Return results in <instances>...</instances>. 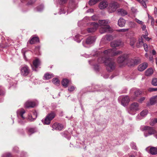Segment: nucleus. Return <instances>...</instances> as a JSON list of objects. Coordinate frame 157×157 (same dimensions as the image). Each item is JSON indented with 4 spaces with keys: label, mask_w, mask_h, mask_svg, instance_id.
Returning a JSON list of instances; mask_svg holds the SVG:
<instances>
[{
    "label": "nucleus",
    "mask_w": 157,
    "mask_h": 157,
    "mask_svg": "<svg viewBox=\"0 0 157 157\" xmlns=\"http://www.w3.org/2000/svg\"><path fill=\"white\" fill-rule=\"evenodd\" d=\"M114 49H110L105 50L103 52H98L94 56H98L101 54L102 57H99L98 61L100 63H104L106 67V69L109 71H111L113 70L115 68V63L114 60L109 57L116 56L121 54L122 52L118 51L115 52Z\"/></svg>",
    "instance_id": "f257e3e1"
},
{
    "label": "nucleus",
    "mask_w": 157,
    "mask_h": 157,
    "mask_svg": "<svg viewBox=\"0 0 157 157\" xmlns=\"http://www.w3.org/2000/svg\"><path fill=\"white\" fill-rule=\"evenodd\" d=\"M109 23V21L108 20H101L99 21V24L101 26L100 29V32L101 33H103L110 31V27L108 25Z\"/></svg>",
    "instance_id": "f03ea898"
},
{
    "label": "nucleus",
    "mask_w": 157,
    "mask_h": 157,
    "mask_svg": "<svg viewBox=\"0 0 157 157\" xmlns=\"http://www.w3.org/2000/svg\"><path fill=\"white\" fill-rule=\"evenodd\" d=\"M140 109L139 104L137 102H134L130 106L128 113L131 115H134Z\"/></svg>",
    "instance_id": "7ed1b4c3"
},
{
    "label": "nucleus",
    "mask_w": 157,
    "mask_h": 157,
    "mask_svg": "<svg viewBox=\"0 0 157 157\" xmlns=\"http://www.w3.org/2000/svg\"><path fill=\"white\" fill-rule=\"evenodd\" d=\"M119 7V5L116 2H113L109 4L108 7V12L111 13L114 12Z\"/></svg>",
    "instance_id": "20e7f679"
},
{
    "label": "nucleus",
    "mask_w": 157,
    "mask_h": 157,
    "mask_svg": "<svg viewBox=\"0 0 157 157\" xmlns=\"http://www.w3.org/2000/svg\"><path fill=\"white\" fill-rule=\"evenodd\" d=\"M77 3L74 0H70L69 2L67 13L71 12L77 7Z\"/></svg>",
    "instance_id": "39448f33"
},
{
    "label": "nucleus",
    "mask_w": 157,
    "mask_h": 157,
    "mask_svg": "<svg viewBox=\"0 0 157 157\" xmlns=\"http://www.w3.org/2000/svg\"><path fill=\"white\" fill-rule=\"evenodd\" d=\"M140 129L142 131L144 130H148V135H147L145 133L144 134V136L145 137L147 136L148 135H150L153 134L154 133V130L153 128L151 127L142 126L140 127Z\"/></svg>",
    "instance_id": "423d86ee"
},
{
    "label": "nucleus",
    "mask_w": 157,
    "mask_h": 157,
    "mask_svg": "<svg viewBox=\"0 0 157 157\" xmlns=\"http://www.w3.org/2000/svg\"><path fill=\"white\" fill-rule=\"evenodd\" d=\"M25 113V111L23 109L18 110L17 111V114L18 118L19 119H21L23 121L18 120L19 123L22 124L23 123V120L25 119V117L23 116V114Z\"/></svg>",
    "instance_id": "0eeeda50"
},
{
    "label": "nucleus",
    "mask_w": 157,
    "mask_h": 157,
    "mask_svg": "<svg viewBox=\"0 0 157 157\" xmlns=\"http://www.w3.org/2000/svg\"><path fill=\"white\" fill-rule=\"evenodd\" d=\"M20 71L21 75L24 76H26L29 74L30 70L29 67L27 66H25L21 68Z\"/></svg>",
    "instance_id": "6e6552de"
},
{
    "label": "nucleus",
    "mask_w": 157,
    "mask_h": 157,
    "mask_svg": "<svg viewBox=\"0 0 157 157\" xmlns=\"http://www.w3.org/2000/svg\"><path fill=\"white\" fill-rule=\"evenodd\" d=\"M91 27L87 29V31L89 33H92L95 32L98 26V24L95 22L92 23Z\"/></svg>",
    "instance_id": "1a4fd4ad"
},
{
    "label": "nucleus",
    "mask_w": 157,
    "mask_h": 157,
    "mask_svg": "<svg viewBox=\"0 0 157 157\" xmlns=\"http://www.w3.org/2000/svg\"><path fill=\"white\" fill-rule=\"evenodd\" d=\"M123 43L120 40H116L112 41L111 43V46L112 47L122 46Z\"/></svg>",
    "instance_id": "9d476101"
},
{
    "label": "nucleus",
    "mask_w": 157,
    "mask_h": 157,
    "mask_svg": "<svg viewBox=\"0 0 157 157\" xmlns=\"http://www.w3.org/2000/svg\"><path fill=\"white\" fill-rule=\"evenodd\" d=\"M130 101L129 97L127 96H125L122 97L121 101V104L124 106H126Z\"/></svg>",
    "instance_id": "9b49d317"
},
{
    "label": "nucleus",
    "mask_w": 157,
    "mask_h": 157,
    "mask_svg": "<svg viewBox=\"0 0 157 157\" xmlns=\"http://www.w3.org/2000/svg\"><path fill=\"white\" fill-rule=\"evenodd\" d=\"M63 126L61 124L57 123L54 124L52 126L53 130L60 131L63 128Z\"/></svg>",
    "instance_id": "f8f14e48"
},
{
    "label": "nucleus",
    "mask_w": 157,
    "mask_h": 157,
    "mask_svg": "<svg viewBox=\"0 0 157 157\" xmlns=\"http://www.w3.org/2000/svg\"><path fill=\"white\" fill-rule=\"evenodd\" d=\"M128 55L125 54L119 56L117 59V61L119 63H122L124 60L127 59Z\"/></svg>",
    "instance_id": "ddd939ff"
},
{
    "label": "nucleus",
    "mask_w": 157,
    "mask_h": 157,
    "mask_svg": "<svg viewBox=\"0 0 157 157\" xmlns=\"http://www.w3.org/2000/svg\"><path fill=\"white\" fill-rule=\"evenodd\" d=\"M33 67L32 66L33 69V70L36 71L37 70L36 69L38 68L40 65V61L38 59H36L33 61Z\"/></svg>",
    "instance_id": "4468645a"
},
{
    "label": "nucleus",
    "mask_w": 157,
    "mask_h": 157,
    "mask_svg": "<svg viewBox=\"0 0 157 157\" xmlns=\"http://www.w3.org/2000/svg\"><path fill=\"white\" fill-rule=\"evenodd\" d=\"M148 66V63L146 62H144L140 65L138 67V70L140 71H142L145 70Z\"/></svg>",
    "instance_id": "2eb2a0df"
},
{
    "label": "nucleus",
    "mask_w": 157,
    "mask_h": 157,
    "mask_svg": "<svg viewBox=\"0 0 157 157\" xmlns=\"http://www.w3.org/2000/svg\"><path fill=\"white\" fill-rule=\"evenodd\" d=\"M36 105L35 102L31 101H27L25 104V106L26 108L33 107Z\"/></svg>",
    "instance_id": "dca6fc26"
},
{
    "label": "nucleus",
    "mask_w": 157,
    "mask_h": 157,
    "mask_svg": "<svg viewBox=\"0 0 157 157\" xmlns=\"http://www.w3.org/2000/svg\"><path fill=\"white\" fill-rule=\"evenodd\" d=\"M96 38L94 36H89L88 37L86 41V43L88 44H90L94 43Z\"/></svg>",
    "instance_id": "f3484780"
},
{
    "label": "nucleus",
    "mask_w": 157,
    "mask_h": 157,
    "mask_svg": "<svg viewBox=\"0 0 157 157\" xmlns=\"http://www.w3.org/2000/svg\"><path fill=\"white\" fill-rule=\"evenodd\" d=\"M26 129L28 133L30 135L36 132L37 131L36 128H35L29 127L27 128Z\"/></svg>",
    "instance_id": "a211bd4d"
},
{
    "label": "nucleus",
    "mask_w": 157,
    "mask_h": 157,
    "mask_svg": "<svg viewBox=\"0 0 157 157\" xmlns=\"http://www.w3.org/2000/svg\"><path fill=\"white\" fill-rule=\"evenodd\" d=\"M154 72L152 68L147 69L145 71V75L147 76H149L152 75Z\"/></svg>",
    "instance_id": "6ab92c4d"
},
{
    "label": "nucleus",
    "mask_w": 157,
    "mask_h": 157,
    "mask_svg": "<svg viewBox=\"0 0 157 157\" xmlns=\"http://www.w3.org/2000/svg\"><path fill=\"white\" fill-rule=\"evenodd\" d=\"M125 24V21L122 18H120L118 20V24L120 27H124Z\"/></svg>",
    "instance_id": "aec40b11"
},
{
    "label": "nucleus",
    "mask_w": 157,
    "mask_h": 157,
    "mask_svg": "<svg viewBox=\"0 0 157 157\" xmlns=\"http://www.w3.org/2000/svg\"><path fill=\"white\" fill-rule=\"evenodd\" d=\"M117 11L118 13L122 16H124L127 14V13L126 11L122 9H118Z\"/></svg>",
    "instance_id": "412c9836"
},
{
    "label": "nucleus",
    "mask_w": 157,
    "mask_h": 157,
    "mask_svg": "<svg viewBox=\"0 0 157 157\" xmlns=\"http://www.w3.org/2000/svg\"><path fill=\"white\" fill-rule=\"evenodd\" d=\"M157 95L151 98L150 99V104L151 105H153L156 103L157 101L156 98H157Z\"/></svg>",
    "instance_id": "4be33fe9"
},
{
    "label": "nucleus",
    "mask_w": 157,
    "mask_h": 157,
    "mask_svg": "<svg viewBox=\"0 0 157 157\" xmlns=\"http://www.w3.org/2000/svg\"><path fill=\"white\" fill-rule=\"evenodd\" d=\"M39 41L38 37H37L32 38L29 41V43L31 44H33L38 42Z\"/></svg>",
    "instance_id": "5701e85b"
},
{
    "label": "nucleus",
    "mask_w": 157,
    "mask_h": 157,
    "mask_svg": "<svg viewBox=\"0 0 157 157\" xmlns=\"http://www.w3.org/2000/svg\"><path fill=\"white\" fill-rule=\"evenodd\" d=\"M56 115V114L54 112H52L48 113L46 117L51 121L55 117Z\"/></svg>",
    "instance_id": "b1692460"
},
{
    "label": "nucleus",
    "mask_w": 157,
    "mask_h": 157,
    "mask_svg": "<svg viewBox=\"0 0 157 157\" xmlns=\"http://www.w3.org/2000/svg\"><path fill=\"white\" fill-rule=\"evenodd\" d=\"M150 152L151 154L154 155L157 154V148L154 147H151L150 150Z\"/></svg>",
    "instance_id": "393cba45"
},
{
    "label": "nucleus",
    "mask_w": 157,
    "mask_h": 157,
    "mask_svg": "<svg viewBox=\"0 0 157 157\" xmlns=\"http://www.w3.org/2000/svg\"><path fill=\"white\" fill-rule=\"evenodd\" d=\"M69 83V81L67 79H63L62 82V84L63 86L66 88L68 86V84Z\"/></svg>",
    "instance_id": "a878e982"
},
{
    "label": "nucleus",
    "mask_w": 157,
    "mask_h": 157,
    "mask_svg": "<svg viewBox=\"0 0 157 157\" xmlns=\"http://www.w3.org/2000/svg\"><path fill=\"white\" fill-rule=\"evenodd\" d=\"M54 75L53 74H50L49 73H46L44 75V79L45 80H48L51 78L53 77Z\"/></svg>",
    "instance_id": "bb28decb"
},
{
    "label": "nucleus",
    "mask_w": 157,
    "mask_h": 157,
    "mask_svg": "<svg viewBox=\"0 0 157 157\" xmlns=\"http://www.w3.org/2000/svg\"><path fill=\"white\" fill-rule=\"evenodd\" d=\"M51 121V120L46 117L44 120H42L43 124H49L50 123Z\"/></svg>",
    "instance_id": "cd10ccee"
},
{
    "label": "nucleus",
    "mask_w": 157,
    "mask_h": 157,
    "mask_svg": "<svg viewBox=\"0 0 157 157\" xmlns=\"http://www.w3.org/2000/svg\"><path fill=\"white\" fill-rule=\"evenodd\" d=\"M134 60H132V63H130L129 64V65L130 66H133L135 64H137L139 62V59H133Z\"/></svg>",
    "instance_id": "c85d7f7f"
},
{
    "label": "nucleus",
    "mask_w": 157,
    "mask_h": 157,
    "mask_svg": "<svg viewBox=\"0 0 157 157\" xmlns=\"http://www.w3.org/2000/svg\"><path fill=\"white\" fill-rule=\"evenodd\" d=\"M142 91L140 90L139 89H136L134 92V95L136 96L137 97L142 94Z\"/></svg>",
    "instance_id": "c756f323"
},
{
    "label": "nucleus",
    "mask_w": 157,
    "mask_h": 157,
    "mask_svg": "<svg viewBox=\"0 0 157 157\" xmlns=\"http://www.w3.org/2000/svg\"><path fill=\"white\" fill-rule=\"evenodd\" d=\"M148 2V0H141V2H140V3L144 7V8H146L147 5L146 3Z\"/></svg>",
    "instance_id": "7c9ffc66"
},
{
    "label": "nucleus",
    "mask_w": 157,
    "mask_h": 157,
    "mask_svg": "<svg viewBox=\"0 0 157 157\" xmlns=\"http://www.w3.org/2000/svg\"><path fill=\"white\" fill-rule=\"evenodd\" d=\"M44 8V6L41 4L38 6L36 7V11L38 12H40L42 11Z\"/></svg>",
    "instance_id": "2f4dec72"
},
{
    "label": "nucleus",
    "mask_w": 157,
    "mask_h": 157,
    "mask_svg": "<svg viewBox=\"0 0 157 157\" xmlns=\"http://www.w3.org/2000/svg\"><path fill=\"white\" fill-rule=\"evenodd\" d=\"M144 44L142 39H140L139 40V42L137 43L136 46L138 47L139 48L143 45Z\"/></svg>",
    "instance_id": "473e14b6"
},
{
    "label": "nucleus",
    "mask_w": 157,
    "mask_h": 157,
    "mask_svg": "<svg viewBox=\"0 0 157 157\" xmlns=\"http://www.w3.org/2000/svg\"><path fill=\"white\" fill-rule=\"evenodd\" d=\"M101 0H90L89 1V4L90 5H93L96 3H97L98 2L101 1Z\"/></svg>",
    "instance_id": "72a5a7b5"
},
{
    "label": "nucleus",
    "mask_w": 157,
    "mask_h": 157,
    "mask_svg": "<svg viewBox=\"0 0 157 157\" xmlns=\"http://www.w3.org/2000/svg\"><path fill=\"white\" fill-rule=\"evenodd\" d=\"M148 19L149 21H151V25L152 26H154V24L155 22V20L151 16H150L148 14Z\"/></svg>",
    "instance_id": "f704fd0d"
},
{
    "label": "nucleus",
    "mask_w": 157,
    "mask_h": 157,
    "mask_svg": "<svg viewBox=\"0 0 157 157\" xmlns=\"http://www.w3.org/2000/svg\"><path fill=\"white\" fill-rule=\"evenodd\" d=\"M148 111L146 109H145L140 112V115L141 116L144 117L146 115Z\"/></svg>",
    "instance_id": "c9c22d12"
},
{
    "label": "nucleus",
    "mask_w": 157,
    "mask_h": 157,
    "mask_svg": "<svg viewBox=\"0 0 157 157\" xmlns=\"http://www.w3.org/2000/svg\"><path fill=\"white\" fill-rule=\"evenodd\" d=\"M52 82L55 85L57 86L59 84V81L57 78H54L52 79Z\"/></svg>",
    "instance_id": "e433bc0d"
},
{
    "label": "nucleus",
    "mask_w": 157,
    "mask_h": 157,
    "mask_svg": "<svg viewBox=\"0 0 157 157\" xmlns=\"http://www.w3.org/2000/svg\"><path fill=\"white\" fill-rule=\"evenodd\" d=\"M37 116V113L36 111H35L33 113V116L31 117H34V118H32V119H30L29 118L30 116H29L28 118L31 121H33L34 120V119H35L36 117Z\"/></svg>",
    "instance_id": "4c0bfd02"
},
{
    "label": "nucleus",
    "mask_w": 157,
    "mask_h": 157,
    "mask_svg": "<svg viewBox=\"0 0 157 157\" xmlns=\"http://www.w3.org/2000/svg\"><path fill=\"white\" fill-rule=\"evenodd\" d=\"M152 84L155 86H157V78H154L152 79L151 82Z\"/></svg>",
    "instance_id": "58836bf2"
},
{
    "label": "nucleus",
    "mask_w": 157,
    "mask_h": 157,
    "mask_svg": "<svg viewBox=\"0 0 157 157\" xmlns=\"http://www.w3.org/2000/svg\"><path fill=\"white\" fill-rule=\"evenodd\" d=\"M2 157H12V156L10 153L7 152L3 155Z\"/></svg>",
    "instance_id": "ea45409f"
},
{
    "label": "nucleus",
    "mask_w": 157,
    "mask_h": 157,
    "mask_svg": "<svg viewBox=\"0 0 157 157\" xmlns=\"http://www.w3.org/2000/svg\"><path fill=\"white\" fill-rule=\"evenodd\" d=\"M157 123V118H155L154 120H152L150 122V124L151 126H153L154 124Z\"/></svg>",
    "instance_id": "a19ab883"
},
{
    "label": "nucleus",
    "mask_w": 157,
    "mask_h": 157,
    "mask_svg": "<svg viewBox=\"0 0 157 157\" xmlns=\"http://www.w3.org/2000/svg\"><path fill=\"white\" fill-rule=\"evenodd\" d=\"M141 28L143 31H144V33L145 34H147V31L146 29V26L145 25H142Z\"/></svg>",
    "instance_id": "79ce46f5"
},
{
    "label": "nucleus",
    "mask_w": 157,
    "mask_h": 157,
    "mask_svg": "<svg viewBox=\"0 0 157 157\" xmlns=\"http://www.w3.org/2000/svg\"><path fill=\"white\" fill-rule=\"evenodd\" d=\"M129 26L132 28H134L136 27V24L134 22L130 21L129 22Z\"/></svg>",
    "instance_id": "37998d69"
},
{
    "label": "nucleus",
    "mask_w": 157,
    "mask_h": 157,
    "mask_svg": "<svg viewBox=\"0 0 157 157\" xmlns=\"http://www.w3.org/2000/svg\"><path fill=\"white\" fill-rule=\"evenodd\" d=\"M136 41V39L134 38H132L130 39V44L132 46Z\"/></svg>",
    "instance_id": "c03bdc74"
},
{
    "label": "nucleus",
    "mask_w": 157,
    "mask_h": 157,
    "mask_svg": "<svg viewBox=\"0 0 157 157\" xmlns=\"http://www.w3.org/2000/svg\"><path fill=\"white\" fill-rule=\"evenodd\" d=\"M80 36L79 35H76L75 36V38H77L76 40L78 42H80L82 39V38H80Z\"/></svg>",
    "instance_id": "a18cd8bd"
},
{
    "label": "nucleus",
    "mask_w": 157,
    "mask_h": 157,
    "mask_svg": "<svg viewBox=\"0 0 157 157\" xmlns=\"http://www.w3.org/2000/svg\"><path fill=\"white\" fill-rule=\"evenodd\" d=\"M75 87L74 86H69L68 88V90L70 92L73 91L75 89Z\"/></svg>",
    "instance_id": "49530a36"
},
{
    "label": "nucleus",
    "mask_w": 157,
    "mask_h": 157,
    "mask_svg": "<svg viewBox=\"0 0 157 157\" xmlns=\"http://www.w3.org/2000/svg\"><path fill=\"white\" fill-rule=\"evenodd\" d=\"M128 29H121L118 30L117 31L118 32H126L128 31Z\"/></svg>",
    "instance_id": "de8ad7c7"
},
{
    "label": "nucleus",
    "mask_w": 157,
    "mask_h": 157,
    "mask_svg": "<svg viewBox=\"0 0 157 157\" xmlns=\"http://www.w3.org/2000/svg\"><path fill=\"white\" fill-rule=\"evenodd\" d=\"M148 90L149 92H153V91H157V88H150L148 89Z\"/></svg>",
    "instance_id": "09e8293b"
},
{
    "label": "nucleus",
    "mask_w": 157,
    "mask_h": 157,
    "mask_svg": "<svg viewBox=\"0 0 157 157\" xmlns=\"http://www.w3.org/2000/svg\"><path fill=\"white\" fill-rule=\"evenodd\" d=\"M148 34V33L147 32V34H145V35H143L142 36V37H143L146 40L148 41L149 40V39L147 37Z\"/></svg>",
    "instance_id": "8fccbe9b"
},
{
    "label": "nucleus",
    "mask_w": 157,
    "mask_h": 157,
    "mask_svg": "<svg viewBox=\"0 0 157 157\" xmlns=\"http://www.w3.org/2000/svg\"><path fill=\"white\" fill-rule=\"evenodd\" d=\"M131 146L132 149H136V144L134 143H132L131 144Z\"/></svg>",
    "instance_id": "3c124183"
},
{
    "label": "nucleus",
    "mask_w": 157,
    "mask_h": 157,
    "mask_svg": "<svg viewBox=\"0 0 157 157\" xmlns=\"http://www.w3.org/2000/svg\"><path fill=\"white\" fill-rule=\"evenodd\" d=\"M145 99V97H141L138 100V101L140 103H142Z\"/></svg>",
    "instance_id": "603ef678"
},
{
    "label": "nucleus",
    "mask_w": 157,
    "mask_h": 157,
    "mask_svg": "<svg viewBox=\"0 0 157 157\" xmlns=\"http://www.w3.org/2000/svg\"><path fill=\"white\" fill-rule=\"evenodd\" d=\"M135 21L137 22L138 23L140 24V25H143V21H140V20H139V19H137V18H136L135 19Z\"/></svg>",
    "instance_id": "864d4df0"
},
{
    "label": "nucleus",
    "mask_w": 157,
    "mask_h": 157,
    "mask_svg": "<svg viewBox=\"0 0 157 157\" xmlns=\"http://www.w3.org/2000/svg\"><path fill=\"white\" fill-rule=\"evenodd\" d=\"M92 19L93 20H96L98 19V17L96 15H94L91 17Z\"/></svg>",
    "instance_id": "5fc2aeb1"
},
{
    "label": "nucleus",
    "mask_w": 157,
    "mask_h": 157,
    "mask_svg": "<svg viewBox=\"0 0 157 157\" xmlns=\"http://www.w3.org/2000/svg\"><path fill=\"white\" fill-rule=\"evenodd\" d=\"M67 0H59V2L60 4H63L65 3Z\"/></svg>",
    "instance_id": "6e6d98bb"
},
{
    "label": "nucleus",
    "mask_w": 157,
    "mask_h": 157,
    "mask_svg": "<svg viewBox=\"0 0 157 157\" xmlns=\"http://www.w3.org/2000/svg\"><path fill=\"white\" fill-rule=\"evenodd\" d=\"M144 47V50L145 51L147 52V45L146 44H143Z\"/></svg>",
    "instance_id": "4d7b16f0"
},
{
    "label": "nucleus",
    "mask_w": 157,
    "mask_h": 157,
    "mask_svg": "<svg viewBox=\"0 0 157 157\" xmlns=\"http://www.w3.org/2000/svg\"><path fill=\"white\" fill-rule=\"evenodd\" d=\"M112 38V36L110 35H107L106 36V39L108 40H110Z\"/></svg>",
    "instance_id": "13d9d810"
},
{
    "label": "nucleus",
    "mask_w": 157,
    "mask_h": 157,
    "mask_svg": "<svg viewBox=\"0 0 157 157\" xmlns=\"http://www.w3.org/2000/svg\"><path fill=\"white\" fill-rule=\"evenodd\" d=\"M132 60H134L133 59H128V63L127 64H128V65L129 66H130L129 65V64L132 63Z\"/></svg>",
    "instance_id": "bf43d9fd"
},
{
    "label": "nucleus",
    "mask_w": 157,
    "mask_h": 157,
    "mask_svg": "<svg viewBox=\"0 0 157 157\" xmlns=\"http://www.w3.org/2000/svg\"><path fill=\"white\" fill-rule=\"evenodd\" d=\"M94 68L95 70L98 71L99 69V66L98 64L94 65Z\"/></svg>",
    "instance_id": "052dcab7"
},
{
    "label": "nucleus",
    "mask_w": 157,
    "mask_h": 157,
    "mask_svg": "<svg viewBox=\"0 0 157 157\" xmlns=\"http://www.w3.org/2000/svg\"><path fill=\"white\" fill-rule=\"evenodd\" d=\"M131 10L133 13H136L137 11L136 9L133 7L132 8Z\"/></svg>",
    "instance_id": "680f3d73"
},
{
    "label": "nucleus",
    "mask_w": 157,
    "mask_h": 157,
    "mask_svg": "<svg viewBox=\"0 0 157 157\" xmlns=\"http://www.w3.org/2000/svg\"><path fill=\"white\" fill-rule=\"evenodd\" d=\"M65 13V12L64 11L63 9H61L60 10V11L59 12V13L60 14H62V13Z\"/></svg>",
    "instance_id": "e2e57ef3"
},
{
    "label": "nucleus",
    "mask_w": 157,
    "mask_h": 157,
    "mask_svg": "<svg viewBox=\"0 0 157 157\" xmlns=\"http://www.w3.org/2000/svg\"><path fill=\"white\" fill-rule=\"evenodd\" d=\"M94 12V10L93 9H90L88 10L87 11V13H93Z\"/></svg>",
    "instance_id": "0e129e2a"
},
{
    "label": "nucleus",
    "mask_w": 157,
    "mask_h": 157,
    "mask_svg": "<svg viewBox=\"0 0 157 157\" xmlns=\"http://www.w3.org/2000/svg\"><path fill=\"white\" fill-rule=\"evenodd\" d=\"M35 1V0H31V2H32V3H31V2H29V4H32Z\"/></svg>",
    "instance_id": "69168bd1"
},
{
    "label": "nucleus",
    "mask_w": 157,
    "mask_h": 157,
    "mask_svg": "<svg viewBox=\"0 0 157 157\" xmlns=\"http://www.w3.org/2000/svg\"><path fill=\"white\" fill-rule=\"evenodd\" d=\"M156 52L154 50H153L152 51V54L153 55H155Z\"/></svg>",
    "instance_id": "338daca9"
},
{
    "label": "nucleus",
    "mask_w": 157,
    "mask_h": 157,
    "mask_svg": "<svg viewBox=\"0 0 157 157\" xmlns=\"http://www.w3.org/2000/svg\"><path fill=\"white\" fill-rule=\"evenodd\" d=\"M154 12L155 14L156 13H157V8L156 7H155L154 9Z\"/></svg>",
    "instance_id": "774afa93"
}]
</instances>
